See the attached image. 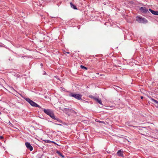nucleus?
<instances>
[{
    "mask_svg": "<svg viewBox=\"0 0 158 158\" xmlns=\"http://www.w3.org/2000/svg\"><path fill=\"white\" fill-rule=\"evenodd\" d=\"M44 111L46 114L49 116L52 119H56L54 114L51 110L50 109H44Z\"/></svg>",
    "mask_w": 158,
    "mask_h": 158,
    "instance_id": "f257e3e1",
    "label": "nucleus"
},
{
    "mask_svg": "<svg viewBox=\"0 0 158 158\" xmlns=\"http://www.w3.org/2000/svg\"><path fill=\"white\" fill-rule=\"evenodd\" d=\"M25 99L26 101L28 102L29 103V104L32 106L40 108H41L40 106H39L35 102L31 100L30 98H25Z\"/></svg>",
    "mask_w": 158,
    "mask_h": 158,
    "instance_id": "f03ea898",
    "label": "nucleus"
},
{
    "mask_svg": "<svg viewBox=\"0 0 158 158\" xmlns=\"http://www.w3.org/2000/svg\"><path fill=\"white\" fill-rule=\"evenodd\" d=\"M69 96L70 97H73L75 98L78 100H81V99L82 95L81 94H75V93H70Z\"/></svg>",
    "mask_w": 158,
    "mask_h": 158,
    "instance_id": "7ed1b4c3",
    "label": "nucleus"
},
{
    "mask_svg": "<svg viewBox=\"0 0 158 158\" xmlns=\"http://www.w3.org/2000/svg\"><path fill=\"white\" fill-rule=\"evenodd\" d=\"M136 20L137 21L140 23H146L148 22V21L146 19L140 16H137L136 17Z\"/></svg>",
    "mask_w": 158,
    "mask_h": 158,
    "instance_id": "20e7f679",
    "label": "nucleus"
},
{
    "mask_svg": "<svg viewBox=\"0 0 158 158\" xmlns=\"http://www.w3.org/2000/svg\"><path fill=\"white\" fill-rule=\"evenodd\" d=\"M139 10L143 14H148L150 13L148 9L145 7H141L139 8Z\"/></svg>",
    "mask_w": 158,
    "mask_h": 158,
    "instance_id": "39448f33",
    "label": "nucleus"
},
{
    "mask_svg": "<svg viewBox=\"0 0 158 158\" xmlns=\"http://www.w3.org/2000/svg\"><path fill=\"white\" fill-rule=\"evenodd\" d=\"M25 144L27 148L28 149H29L30 151H32L33 150V147L28 142H26Z\"/></svg>",
    "mask_w": 158,
    "mask_h": 158,
    "instance_id": "423d86ee",
    "label": "nucleus"
},
{
    "mask_svg": "<svg viewBox=\"0 0 158 158\" xmlns=\"http://www.w3.org/2000/svg\"><path fill=\"white\" fill-rule=\"evenodd\" d=\"M92 98L94 99L97 101L98 103L99 104L102 105V101L100 99H98L96 98H94V97H92Z\"/></svg>",
    "mask_w": 158,
    "mask_h": 158,
    "instance_id": "0eeeda50",
    "label": "nucleus"
},
{
    "mask_svg": "<svg viewBox=\"0 0 158 158\" xmlns=\"http://www.w3.org/2000/svg\"><path fill=\"white\" fill-rule=\"evenodd\" d=\"M149 10L153 14L155 15H158V11H154L150 9H149Z\"/></svg>",
    "mask_w": 158,
    "mask_h": 158,
    "instance_id": "6e6552de",
    "label": "nucleus"
},
{
    "mask_svg": "<svg viewBox=\"0 0 158 158\" xmlns=\"http://www.w3.org/2000/svg\"><path fill=\"white\" fill-rule=\"evenodd\" d=\"M117 154L118 156H119L121 157L124 156L123 151H122L121 150H118L117 152Z\"/></svg>",
    "mask_w": 158,
    "mask_h": 158,
    "instance_id": "1a4fd4ad",
    "label": "nucleus"
},
{
    "mask_svg": "<svg viewBox=\"0 0 158 158\" xmlns=\"http://www.w3.org/2000/svg\"><path fill=\"white\" fill-rule=\"evenodd\" d=\"M70 5L71 6V7L74 9L75 10H77V8L76 7V6L74 5H73L71 2H70Z\"/></svg>",
    "mask_w": 158,
    "mask_h": 158,
    "instance_id": "9d476101",
    "label": "nucleus"
},
{
    "mask_svg": "<svg viewBox=\"0 0 158 158\" xmlns=\"http://www.w3.org/2000/svg\"><path fill=\"white\" fill-rule=\"evenodd\" d=\"M55 120H57L58 122L59 123H63L62 121L60 120V119L58 118H56V119H54Z\"/></svg>",
    "mask_w": 158,
    "mask_h": 158,
    "instance_id": "9b49d317",
    "label": "nucleus"
},
{
    "mask_svg": "<svg viewBox=\"0 0 158 158\" xmlns=\"http://www.w3.org/2000/svg\"><path fill=\"white\" fill-rule=\"evenodd\" d=\"M151 101L157 104H158V102L157 101H156V100L152 98H151Z\"/></svg>",
    "mask_w": 158,
    "mask_h": 158,
    "instance_id": "f8f14e48",
    "label": "nucleus"
},
{
    "mask_svg": "<svg viewBox=\"0 0 158 158\" xmlns=\"http://www.w3.org/2000/svg\"><path fill=\"white\" fill-rule=\"evenodd\" d=\"M81 68L82 69H84L85 70H87V68L86 67H85L82 65H81Z\"/></svg>",
    "mask_w": 158,
    "mask_h": 158,
    "instance_id": "ddd939ff",
    "label": "nucleus"
},
{
    "mask_svg": "<svg viewBox=\"0 0 158 158\" xmlns=\"http://www.w3.org/2000/svg\"><path fill=\"white\" fill-rule=\"evenodd\" d=\"M45 141L46 142L48 143H50L51 142V141H50L49 140H46Z\"/></svg>",
    "mask_w": 158,
    "mask_h": 158,
    "instance_id": "4468645a",
    "label": "nucleus"
},
{
    "mask_svg": "<svg viewBox=\"0 0 158 158\" xmlns=\"http://www.w3.org/2000/svg\"><path fill=\"white\" fill-rule=\"evenodd\" d=\"M98 122L99 123H105L103 122V121H99Z\"/></svg>",
    "mask_w": 158,
    "mask_h": 158,
    "instance_id": "2eb2a0df",
    "label": "nucleus"
},
{
    "mask_svg": "<svg viewBox=\"0 0 158 158\" xmlns=\"http://www.w3.org/2000/svg\"><path fill=\"white\" fill-rule=\"evenodd\" d=\"M51 143H54L55 144H56L54 141H51Z\"/></svg>",
    "mask_w": 158,
    "mask_h": 158,
    "instance_id": "dca6fc26",
    "label": "nucleus"
},
{
    "mask_svg": "<svg viewBox=\"0 0 158 158\" xmlns=\"http://www.w3.org/2000/svg\"><path fill=\"white\" fill-rule=\"evenodd\" d=\"M56 124L58 125H61L59 124L58 123H56Z\"/></svg>",
    "mask_w": 158,
    "mask_h": 158,
    "instance_id": "f3484780",
    "label": "nucleus"
},
{
    "mask_svg": "<svg viewBox=\"0 0 158 158\" xmlns=\"http://www.w3.org/2000/svg\"><path fill=\"white\" fill-rule=\"evenodd\" d=\"M56 124L58 125H61L59 124L58 123H56Z\"/></svg>",
    "mask_w": 158,
    "mask_h": 158,
    "instance_id": "a211bd4d",
    "label": "nucleus"
},
{
    "mask_svg": "<svg viewBox=\"0 0 158 158\" xmlns=\"http://www.w3.org/2000/svg\"><path fill=\"white\" fill-rule=\"evenodd\" d=\"M3 138V136H0V139H2Z\"/></svg>",
    "mask_w": 158,
    "mask_h": 158,
    "instance_id": "6ab92c4d",
    "label": "nucleus"
},
{
    "mask_svg": "<svg viewBox=\"0 0 158 158\" xmlns=\"http://www.w3.org/2000/svg\"><path fill=\"white\" fill-rule=\"evenodd\" d=\"M60 155L61 156H62L63 158H64V156L62 155V154H61Z\"/></svg>",
    "mask_w": 158,
    "mask_h": 158,
    "instance_id": "aec40b11",
    "label": "nucleus"
},
{
    "mask_svg": "<svg viewBox=\"0 0 158 158\" xmlns=\"http://www.w3.org/2000/svg\"><path fill=\"white\" fill-rule=\"evenodd\" d=\"M44 74H45V75L46 74V72H45L44 71Z\"/></svg>",
    "mask_w": 158,
    "mask_h": 158,
    "instance_id": "412c9836",
    "label": "nucleus"
},
{
    "mask_svg": "<svg viewBox=\"0 0 158 158\" xmlns=\"http://www.w3.org/2000/svg\"><path fill=\"white\" fill-rule=\"evenodd\" d=\"M143 96H141V99H143Z\"/></svg>",
    "mask_w": 158,
    "mask_h": 158,
    "instance_id": "4be33fe9",
    "label": "nucleus"
},
{
    "mask_svg": "<svg viewBox=\"0 0 158 158\" xmlns=\"http://www.w3.org/2000/svg\"><path fill=\"white\" fill-rule=\"evenodd\" d=\"M40 65H41V66H43V64H42V63L41 64H40Z\"/></svg>",
    "mask_w": 158,
    "mask_h": 158,
    "instance_id": "5701e85b",
    "label": "nucleus"
},
{
    "mask_svg": "<svg viewBox=\"0 0 158 158\" xmlns=\"http://www.w3.org/2000/svg\"><path fill=\"white\" fill-rule=\"evenodd\" d=\"M1 114V113L0 112V115Z\"/></svg>",
    "mask_w": 158,
    "mask_h": 158,
    "instance_id": "b1692460",
    "label": "nucleus"
},
{
    "mask_svg": "<svg viewBox=\"0 0 158 158\" xmlns=\"http://www.w3.org/2000/svg\"><path fill=\"white\" fill-rule=\"evenodd\" d=\"M67 53L69 54V52H67Z\"/></svg>",
    "mask_w": 158,
    "mask_h": 158,
    "instance_id": "393cba45",
    "label": "nucleus"
}]
</instances>
